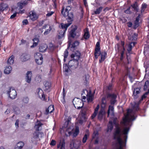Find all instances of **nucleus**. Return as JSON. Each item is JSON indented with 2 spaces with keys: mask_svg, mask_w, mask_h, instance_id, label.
Returning <instances> with one entry per match:
<instances>
[{
  "mask_svg": "<svg viewBox=\"0 0 149 149\" xmlns=\"http://www.w3.org/2000/svg\"><path fill=\"white\" fill-rule=\"evenodd\" d=\"M29 17L33 21L36 20L38 18L36 13L33 12H32V13L30 15Z\"/></svg>",
  "mask_w": 149,
  "mask_h": 149,
  "instance_id": "28",
  "label": "nucleus"
},
{
  "mask_svg": "<svg viewBox=\"0 0 149 149\" xmlns=\"http://www.w3.org/2000/svg\"><path fill=\"white\" fill-rule=\"evenodd\" d=\"M106 98L105 97H103L102 98L101 100L102 103V104L105 105L106 104Z\"/></svg>",
  "mask_w": 149,
  "mask_h": 149,
  "instance_id": "52",
  "label": "nucleus"
},
{
  "mask_svg": "<svg viewBox=\"0 0 149 149\" xmlns=\"http://www.w3.org/2000/svg\"><path fill=\"white\" fill-rule=\"evenodd\" d=\"M88 90H84L82 91L81 94V95L83 97V99L85 100L86 98V97H87L88 95Z\"/></svg>",
  "mask_w": 149,
  "mask_h": 149,
  "instance_id": "29",
  "label": "nucleus"
},
{
  "mask_svg": "<svg viewBox=\"0 0 149 149\" xmlns=\"http://www.w3.org/2000/svg\"><path fill=\"white\" fill-rule=\"evenodd\" d=\"M44 84L45 88L44 90L45 91H47L50 89L51 86L50 82L46 81L44 82Z\"/></svg>",
  "mask_w": 149,
  "mask_h": 149,
  "instance_id": "20",
  "label": "nucleus"
},
{
  "mask_svg": "<svg viewBox=\"0 0 149 149\" xmlns=\"http://www.w3.org/2000/svg\"><path fill=\"white\" fill-rule=\"evenodd\" d=\"M117 96L116 94L114 93L111 94L110 93H107V98H110V103L111 105H114L116 102V99Z\"/></svg>",
  "mask_w": 149,
  "mask_h": 149,
  "instance_id": "5",
  "label": "nucleus"
},
{
  "mask_svg": "<svg viewBox=\"0 0 149 149\" xmlns=\"http://www.w3.org/2000/svg\"><path fill=\"white\" fill-rule=\"evenodd\" d=\"M129 129L128 128H125L122 131L123 134L125 135L124 136V138L125 139L127 138V136L126 135L127 134L128 131L129 130Z\"/></svg>",
  "mask_w": 149,
  "mask_h": 149,
  "instance_id": "39",
  "label": "nucleus"
},
{
  "mask_svg": "<svg viewBox=\"0 0 149 149\" xmlns=\"http://www.w3.org/2000/svg\"><path fill=\"white\" fill-rule=\"evenodd\" d=\"M38 42H33V45L31 46V47L32 48L35 47H36L38 45Z\"/></svg>",
  "mask_w": 149,
  "mask_h": 149,
  "instance_id": "59",
  "label": "nucleus"
},
{
  "mask_svg": "<svg viewBox=\"0 0 149 149\" xmlns=\"http://www.w3.org/2000/svg\"><path fill=\"white\" fill-rule=\"evenodd\" d=\"M113 139L117 140L119 145V148L117 149H123V142L121 138V131L119 128H117L113 133Z\"/></svg>",
  "mask_w": 149,
  "mask_h": 149,
  "instance_id": "3",
  "label": "nucleus"
},
{
  "mask_svg": "<svg viewBox=\"0 0 149 149\" xmlns=\"http://www.w3.org/2000/svg\"><path fill=\"white\" fill-rule=\"evenodd\" d=\"M137 34L136 33H134L131 37V40L133 41H135L137 39Z\"/></svg>",
  "mask_w": 149,
  "mask_h": 149,
  "instance_id": "45",
  "label": "nucleus"
},
{
  "mask_svg": "<svg viewBox=\"0 0 149 149\" xmlns=\"http://www.w3.org/2000/svg\"><path fill=\"white\" fill-rule=\"evenodd\" d=\"M81 53L78 51H76L72 54L70 56L72 59L79 61L81 58Z\"/></svg>",
  "mask_w": 149,
  "mask_h": 149,
  "instance_id": "9",
  "label": "nucleus"
},
{
  "mask_svg": "<svg viewBox=\"0 0 149 149\" xmlns=\"http://www.w3.org/2000/svg\"><path fill=\"white\" fill-rule=\"evenodd\" d=\"M12 69V68L10 66H7L4 70V72L5 73L8 74L10 73Z\"/></svg>",
  "mask_w": 149,
  "mask_h": 149,
  "instance_id": "32",
  "label": "nucleus"
},
{
  "mask_svg": "<svg viewBox=\"0 0 149 149\" xmlns=\"http://www.w3.org/2000/svg\"><path fill=\"white\" fill-rule=\"evenodd\" d=\"M47 47V46L46 44H44L42 45L39 47V51L42 52H44L46 51Z\"/></svg>",
  "mask_w": 149,
  "mask_h": 149,
  "instance_id": "27",
  "label": "nucleus"
},
{
  "mask_svg": "<svg viewBox=\"0 0 149 149\" xmlns=\"http://www.w3.org/2000/svg\"><path fill=\"white\" fill-rule=\"evenodd\" d=\"M113 128V125L112 122L111 121H109V124L107 126V131L109 130L111 131Z\"/></svg>",
  "mask_w": 149,
  "mask_h": 149,
  "instance_id": "36",
  "label": "nucleus"
},
{
  "mask_svg": "<svg viewBox=\"0 0 149 149\" xmlns=\"http://www.w3.org/2000/svg\"><path fill=\"white\" fill-rule=\"evenodd\" d=\"M73 102L74 107L77 109H79L83 107V102L81 100H79L77 99L74 100Z\"/></svg>",
  "mask_w": 149,
  "mask_h": 149,
  "instance_id": "6",
  "label": "nucleus"
},
{
  "mask_svg": "<svg viewBox=\"0 0 149 149\" xmlns=\"http://www.w3.org/2000/svg\"><path fill=\"white\" fill-rule=\"evenodd\" d=\"M72 29L69 33L70 36L71 37L74 38L76 36V31L78 27L77 25L72 26Z\"/></svg>",
  "mask_w": 149,
  "mask_h": 149,
  "instance_id": "13",
  "label": "nucleus"
},
{
  "mask_svg": "<svg viewBox=\"0 0 149 149\" xmlns=\"http://www.w3.org/2000/svg\"><path fill=\"white\" fill-rule=\"evenodd\" d=\"M87 100L88 102H91L93 100V97L92 96L89 95L87 97Z\"/></svg>",
  "mask_w": 149,
  "mask_h": 149,
  "instance_id": "44",
  "label": "nucleus"
},
{
  "mask_svg": "<svg viewBox=\"0 0 149 149\" xmlns=\"http://www.w3.org/2000/svg\"><path fill=\"white\" fill-rule=\"evenodd\" d=\"M128 48L127 49L128 53H127V59L128 63H130V42H129L128 45Z\"/></svg>",
  "mask_w": 149,
  "mask_h": 149,
  "instance_id": "19",
  "label": "nucleus"
},
{
  "mask_svg": "<svg viewBox=\"0 0 149 149\" xmlns=\"http://www.w3.org/2000/svg\"><path fill=\"white\" fill-rule=\"evenodd\" d=\"M71 10V8L70 6H67L65 8L63 6L62 7L61 13L64 17H66L68 23L66 24H61V29L59 30L58 34L57 36V38L58 39L62 38L64 36L68 28L72 24L73 20V13L70 12Z\"/></svg>",
  "mask_w": 149,
  "mask_h": 149,
  "instance_id": "1",
  "label": "nucleus"
},
{
  "mask_svg": "<svg viewBox=\"0 0 149 149\" xmlns=\"http://www.w3.org/2000/svg\"><path fill=\"white\" fill-rule=\"evenodd\" d=\"M99 105L98 104L97 105L96 107L95 108V111H94V112L96 113H98V109H99Z\"/></svg>",
  "mask_w": 149,
  "mask_h": 149,
  "instance_id": "60",
  "label": "nucleus"
},
{
  "mask_svg": "<svg viewBox=\"0 0 149 149\" xmlns=\"http://www.w3.org/2000/svg\"><path fill=\"white\" fill-rule=\"evenodd\" d=\"M65 139H63L61 142L60 143L57 145V148H58L61 146L60 149H65Z\"/></svg>",
  "mask_w": 149,
  "mask_h": 149,
  "instance_id": "22",
  "label": "nucleus"
},
{
  "mask_svg": "<svg viewBox=\"0 0 149 149\" xmlns=\"http://www.w3.org/2000/svg\"><path fill=\"white\" fill-rule=\"evenodd\" d=\"M136 44V42L135 41L132 42H131V49L132 47H134Z\"/></svg>",
  "mask_w": 149,
  "mask_h": 149,
  "instance_id": "64",
  "label": "nucleus"
},
{
  "mask_svg": "<svg viewBox=\"0 0 149 149\" xmlns=\"http://www.w3.org/2000/svg\"><path fill=\"white\" fill-rule=\"evenodd\" d=\"M147 5L145 3H143L141 6V12L142 13L143 12L147 7Z\"/></svg>",
  "mask_w": 149,
  "mask_h": 149,
  "instance_id": "47",
  "label": "nucleus"
},
{
  "mask_svg": "<svg viewBox=\"0 0 149 149\" xmlns=\"http://www.w3.org/2000/svg\"><path fill=\"white\" fill-rule=\"evenodd\" d=\"M54 12V11H51L50 12H48L46 15V16L47 17H49L52 16V15H53Z\"/></svg>",
  "mask_w": 149,
  "mask_h": 149,
  "instance_id": "55",
  "label": "nucleus"
},
{
  "mask_svg": "<svg viewBox=\"0 0 149 149\" xmlns=\"http://www.w3.org/2000/svg\"><path fill=\"white\" fill-rule=\"evenodd\" d=\"M20 58L22 61H25L30 59V55L28 54L24 53L21 56Z\"/></svg>",
  "mask_w": 149,
  "mask_h": 149,
  "instance_id": "15",
  "label": "nucleus"
},
{
  "mask_svg": "<svg viewBox=\"0 0 149 149\" xmlns=\"http://www.w3.org/2000/svg\"><path fill=\"white\" fill-rule=\"evenodd\" d=\"M29 99L27 97H23L22 99V101L24 103L27 104L29 102Z\"/></svg>",
  "mask_w": 149,
  "mask_h": 149,
  "instance_id": "42",
  "label": "nucleus"
},
{
  "mask_svg": "<svg viewBox=\"0 0 149 149\" xmlns=\"http://www.w3.org/2000/svg\"><path fill=\"white\" fill-rule=\"evenodd\" d=\"M100 43L97 42L96 44L94 52V56L95 58L97 59L98 57L101 54Z\"/></svg>",
  "mask_w": 149,
  "mask_h": 149,
  "instance_id": "7",
  "label": "nucleus"
},
{
  "mask_svg": "<svg viewBox=\"0 0 149 149\" xmlns=\"http://www.w3.org/2000/svg\"><path fill=\"white\" fill-rule=\"evenodd\" d=\"M68 55V52L67 49H66L64 52V61L65 62L66 59L67 58Z\"/></svg>",
  "mask_w": 149,
  "mask_h": 149,
  "instance_id": "43",
  "label": "nucleus"
},
{
  "mask_svg": "<svg viewBox=\"0 0 149 149\" xmlns=\"http://www.w3.org/2000/svg\"><path fill=\"white\" fill-rule=\"evenodd\" d=\"M33 42H36L38 43L39 41V39L37 38H36L33 39Z\"/></svg>",
  "mask_w": 149,
  "mask_h": 149,
  "instance_id": "62",
  "label": "nucleus"
},
{
  "mask_svg": "<svg viewBox=\"0 0 149 149\" xmlns=\"http://www.w3.org/2000/svg\"><path fill=\"white\" fill-rule=\"evenodd\" d=\"M43 133L42 132H39L38 131H35L33 133V136L31 138V141L33 143H35L36 144L38 140L37 139L39 138V134Z\"/></svg>",
  "mask_w": 149,
  "mask_h": 149,
  "instance_id": "11",
  "label": "nucleus"
},
{
  "mask_svg": "<svg viewBox=\"0 0 149 149\" xmlns=\"http://www.w3.org/2000/svg\"><path fill=\"white\" fill-rule=\"evenodd\" d=\"M81 115L83 116H84L86 115V112L85 111L82 110L81 111Z\"/></svg>",
  "mask_w": 149,
  "mask_h": 149,
  "instance_id": "63",
  "label": "nucleus"
},
{
  "mask_svg": "<svg viewBox=\"0 0 149 149\" xmlns=\"http://www.w3.org/2000/svg\"><path fill=\"white\" fill-rule=\"evenodd\" d=\"M133 8L135 10L137 11L138 10V6L136 2L135 3L133 6H132Z\"/></svg>",
  "mask_w": 149,
  "mask_h": 149,
  "instance_id": "51",
  "label": "nucleus"
},
{
  "mask_svg": "<svg viewBox=\"0 0 149 149\" xmlns=\"http://www.w3.org/2000/svg\"><path fill=\"white\" fill-rule=\"evenodd\" d=\"M102 7H100L97 8L96 10L94 11V13L96 15L99 14L102 11Z\"/></svg>",
  "mask_w": 149,
  "mask_h": 149,
  "instance_id": "37",
  "label": "nucleus"
},
{
  "mask_svg": "<svg viewBox=\"0 0 149 149\" xmlns=\"http://www.w3.org/2000/svg\"><path fill=\"white\" fill-rule=\"evenodd\" d=\"M23 25H26L28 24V20L27 19H24L22 21Z\"/></svg>",
  "mask_w": 149,
  "mask_h": 149,
  "instance_id": "58",
  "label": "nucleus"
},
{
  "mask_svg": "<svg viewBox=\"0 0 149 149\" xmlns=\"http://www.w3.org/2000/svg\"><path fill=\"white\" fill-rule=\"evenodd\" d=\"M28 3V2L27 1H24L22 2H21L19 5L20 8H22L24 6L27 5Z\"/></svg>",
  "mask_w": 149,
  "mask_h": 149,
  "instance_id": "40",
  "label": "nucleus"
},
{
  "mask_svg": "<svg viewBox=\"0 0 149 149\" xmlns=\"http://www.w3.org/2000/svg\"><path fill=\"white\" fill-rule=\"evenodd\" d=\"M107 89L108 91H111L112 89V84H110L108 86H107Z\"/></svg>",
  "mask_w": 149,
  "mask_h": 149,
  "instance_id": "50",
  "label": "nucleus"
},
{
  "mask_svg": "<svg viewBox=\"0 0 149 149\" xmlns=\"http://www.w3.org/2000/svg\"><path fill=\"white\" fill-rule=\"evenodd\" d=\"M34 57L36 61H39L40 59H43L42 55L40 53H37L34 55Z\"/></svg>",
  "mask_w": 149,
  "mask_h": 149,
  "instance_id": "23",
  "label": "nucleus"
},
{
  "mask_svg": "<svg viewBox=\"0 0 149 149\" xmlns=\"http://www.w3.org/2000/svg\"><path fill=\"white\" fill-rule=\"evenodd\" d=\"M71 118H72V117L71 116H69L68 117V118L67 119V120L66 121V122L65 123H67V126H66V127H67V126L68 125L69 123L70 122Z\"/></svg>",
  "mask_w": 149,
  "mask_h": 149,
  "instance_id": "54",
  "label": "nucleus"
},
{
  "mask_svg": "<svg viewBox=\"0 0 149 149\" xmlns=\"http://www.w3.org/2000/svg\"><path fill=\"white\" fill-rule=\"evenodd\" d=\"M24 143L22 141L18 142L15 146L14 149H21L24 146Z\"/></svg>",
  "mask_w": 149,
  "mask_h": 149,
  "instance_id": "26",
  "label": "nucleus"
},
{
  "mask_svg": "<svg viewBox=\"0 0 149 149\" xmlns=\"http://www.w3.org/2000/svg\"><path fill=\"white\" fill-rule=\"evenodd\" d=\"M90 36V35L89 31L88 29H87L86 31L85 32L83 37L85 39L87 40L89 38Z\"/></svg>",
  "mask_w": 149,
  "mask_h": 149,
  "instance_id": "33",
  "label": "nucleus"
},
{
  "mask_svg": "<svg viewBox=\"0 0 149 149\" xmlns=\"http://www.w3.org/2000/svg\"><path fill=\"white\" fill-rule=\"evenodd\" d=\"M9 97L12 99H14L17 96V93L15 89L10 88L9 91L7 93Z\"/></svg>",
  "mask_w": 149,
  "mask_h": 149,
  "instance_id": "10",
  "label": "nucleus"
},
{
  "mask_svg": "<svg viewBox=\"0 0 149 149\" xmlns=\"http://www.w3.org/2000/svg\"><path fill=\"white\" fill-rule=\"evenodd\" d=\"M140 92V88H135L134 91L133 95L134 96V98H136L137 96L136 95L139 94Z\"/></svg>",
  "mask_w": 149,
  "mask_h": 149,
  "instance_id": "30",
  "label": "nucleus"
},
{
  "mask_svg": "<svg viewBox=\"0 0 149 149\" xmlns=\"http://www.w3.org/2000/svg\"><path fill=\"white\" fill-rule=\"evenodd\" d=\"M19 120L18 119H17L16 120L15 123V125L17 128L19 127Z\"/></svg>",
  "mask_w": 149,
  "mask_h": 149,
  "instance_id": "61",
  "label": "nucleus"
},
{
  "mask_svg": "<svg viewBox=\"0 0 149 149\" xmlns=\"http://www.w3.org/2000/svg\"><path fill=\"white\" fill-rule=\"evenodd\" d=\"M43 59H40L39 60V61H36L38 65H41L43 61Z\"/></svg>",
  "mask_w": 149,
  "mask_h": 149,
  "instance_id": "57",
  "label": "nucleus"
},
{
  "mask_svg": "<svg viewBox=\"0 0 149 149\" xmlns=\"http://www.w3.org/2000/svg\"><path fill=\"white\" fill-rule=\"evenodd\" d=\"M130 108H129L127 110V112L126 114H124V117L123 118V123L125 124L126 123L130 122Z\"/></svg>",
  "mask_w": 149,
  "mask_h": 149,
  "instance_id": "8",
  "label": "nucleus"
},
{
  "mask_svg": "<svg viewBox=\"0 0 149 149\" xmlns=\"http://www.w3.org/2000/svg\"><path fill=\"white\" fill-rule=\"evenodd\" d=\"M15 56L12 55L8 59L7 61V63L8 64L11 65L14 62V59Z\"/></svg>",
  "mask_w": 149,
  "mask_h": 149,
  "instance_id": "31",
  "label": "nucleus"
},
{
  "mask_svg": "<svg viewBox=\"0 0 149 149\" xmlns=\"http://www.w3.org/2000/svg\"><path fill=\"white\" fill-rule=\"evenodd\" d=\"M56 141L55 140L53 139L52 140V141L50 143V145L51 146H54L56 145Z\"/></svg>",
  "mask_w": 149,
  "mask_h": 149,
  "instance_id": "56",
  "label": "nucleus"
},
{
  "mask_svg": "<svg viewBox=\"0 0 149 149\" xmlns=\"http://www.w3.org/2000/svg\"><path fill=\"white\" fill-rule=\"evenodd\" d=\"M37 122H38V123L35 125L34 127L36 131L39 132L41 130V127L43 125V124L38 121Z\"/></svg>",
  "mask_w": 149,
  "mask_h": 149,
  "instance_id": "16",
  "label": "nucleus"
},
{
  "mask_svg": "<svg viewBox=\"0 0 149 149\" xmlns=\"http://www.w3.org/2000/svg\"><path fill=\"white\" fill-rule=\"evenodd\" d=\"M13 109L15 113L17 114L20 113V110L18 107H15L13 108Z\"/></svg>",
  "mask_w": 149,
  "mask_h": 149,
  "instance_id": "49",
  "label": "nucleus"
},
{
  "mask_svg": "<svg viewBox=\"0 0 149 149\" xmlns=\"http://www.w3.org/2000/svg\"><path fill=\"white\" fill-rule=\"evenodd\" d=\"M8 8V5L4 3H1L0 4V10L3 11L6 10Z\"/></svg>",
  "mask_w": 149,
  "mask_h": 149,
  "instance_id": "24",
  "label": "nucleus"
},
{
  "mask_svg": "<svg viewBox=\"0 0 149 149\" xmlns=\"http://www.w3.org/2000/svg\"><path fill=\"white\" fill-rule=\"evenodd\" d=\"M148 93V92L145 93L142 96L141 99L139 101V102L135 103V105L132 107V109H131V121L135 119L136 117V112L139 109V104L143 99L146 97V95Z\"/></svg>",
  "mask_w": 149,
  "mask_h": 149,
  "instance_id": "2",
  "label": "nucleus"
},
{
  "mask_svg": "<svg viewBox=\"0 0 149 149\" xmlns=\"http://www.w3.org/2000/svg\"><path fill=\"white\" fill-rule=\"evenodd\" d=\"M130 6H129V7L128 8H127L126 10L124 11V13L127 14H130Z\"/></svg>",
  "mask_w": 149,
  "mask_h": 149,
  "instance_id": "53",
  "label": "nucleus"
},
{
  "mask_svg": "<svg viewBox=\"0 0 149 149\" xmlns=\"http://www.w3.org/2000/svg\"><path fill=\"white\" fill-rule=\"evenodd\" d=\"M100 55L101 58L99 60L100 63L102 62L106 58L107 55V52L104 51V52H102Z\"/></svg>",
  "mask_w": 149,
  "mask_h": 149,
  "instance_id": "18",
  "label": "nucleus"
},
{
  "mask_svg": "<svg viewBox=\"0 0 149 149\" xmlns=\"http://www.w3.org/2000/svg\"><path fill=\"white\" fill-rule=\"evenodd\" d=\"M105 112L104 109H101L99 111L98 115V119L101 120H102L105 114Z\"/></svg>",
  "mask_w": 149,
  "mask_h": 149,
  "instance_id": "17",
  "label": "nucleus"
},
{
  "mask_svg": "<svg viewBox=\"0 0 149 149\" xmlns=\"http://www.w3.org/2000/svg\"><path fill=\"white\" fill-rule=\"evenodd\" d=\"M52 30V28L51 26H49V29L46 30L44 33V35H46L49 34Z\"/></svg>",
  "mask_w": 149,
  "mask_h": 149,
  "instance_id": "46",
  "label": "nucleus"
},
{
  "mask_svg": "<svg viewBox=\"0 0 149 149\" xmlns=\"http://www.w3.org/2000/svg\"><path fill=\"white\" fill-rule=\"evenodd\" d=\"M114 108L113 106H111V105H109V106L107 111V114L108 116H109V115L110 111L113 112L114 111Z\"/></svg>",
  "mask_w": 149,
  "mask_h": 149,
  "instance_id": "38",
  "label": "nucleus"
},
{
  "mask_svg": "<svg viewBox=\"0 0 149 149\" xmlns=\"http://www.w3.org/2000/svg\"><path fill=\"white\" fill-rule=\"evenodd\" d=\"M140 15H139L138 16L136 17L134 23L132 27L134 29H136L140 25L141 22L140 21Z\"/></svg>",
  "mask_w": 149,
  "mask_h": 149,
  "instance_id": "12",
  "label": "nucleus"
},
{
  "mask_svg": "<svg viewBox=\"0 0 149 149\" xmlns=\"http://www.w3.org/2000/svg\"><path fill=\"white\" fill-rule=\"evenodd\" d=\"M32 76L31 72V71H28L25 78L26 81V82L29 83L31 82Z\"/></svg>",
  "mask_w": 149,
  "mask_h": 149,
  "instance_id": "14",
  "label": "nucleus"
},
{
  "mask_svg": "<svg viewBox=\"0 0 149 149\" xmlns=\"http://www.w3.org/2000/svg\"><path fill=\"white\" fill-rule=\"evenodd\" d=\"M68 64L69 68L74 69L77 68L79 65V61L72 59L69 61Z\"/></svg>",
  "mask_w": 149,
  "mask_h": 149,
  "instance_id": "4",
  "label": "nucleus"
},
{
  "mask_svg": "<svg viewBox=\"0 0 149 149\" xmlns=\"http://www.w3.org/2000/svg\"><path fill=\"white\" fill-rule=\"evenodd\" d=\"M88 139V135L87 134H85L83 137L82 139V142L83 143H85Z\"/></svg>",
  "mask_w": 149,
  "mask_h": 149,
  "instance_id": "48",
  "label": "nucleus"
},
{
  "mask_svg": "<svg viewBox=\"0 0 149 149\" xmlns=\"http://www.w3.org/2000/svg\"><path fill=\"white\" fill-rule=\"evenodd\" d=\"M54 110L53 105H50L48 108L46 109L45 113L46 115H48L49 113H52Z\"/></svg>",
  "mask_w": 149,
  "mask_h": 149,
  "instance_id": "25",
  "label": "nucleus"
},
{
  "mask_svg": "<svg viewBox=\"0 0 149 149\" xmlns=\"http://www.w3.org/2000/svg\"><path fill=\"white\" fill-rule=\"evenodd\" d=\"M79 129L78 126H76L74 132L73 133V136L74 137H76L79 133Z\"/></svg>",
  "mask_w": 149,
  "mask_h": 149,
  "instance_id": "35",
  "label": "nucleus"
},
{
  "mask_svg": "<svg viewBox=\"0 0 149 149\" xmlns=\"http://www.w3.org/2000/svg\"><path fill=\"white\" fill-rule=\"evenodd\" d=\"M62 96H63V99L61 100L62 102L64 104L65 103V90L64 88H63V91L62 92Z\"/></svg>",
  "mask_w": 149,
  "mask_h": 149,
  "instance_id": "41",
  "label": "nucleus"
},
{
  "mask_svg": "<svg viewBox=\"0 0 149 149\" xmlns=\"http://www.w3.org/2000/svg\"><path fill=\"white\" fill-rule=\"evenodd\" d=\"M38 95L39 96V97L40 98H41V97H40L41 95H40V91H41V96H42V97L41 98V99L42 100H43L44 101H46L47 100V99L45 98V96L43 92V91H42V90L40 88H38Z\"/></svg>",
  "mask_w": 149,
  "mask_h": 149,
  "instance_id": "21",
  "label": "nucleus"
},
{
  "mask_svg": "<svg viewBox=\"0 0 149 149\" xmlns=\"http://www.w3.org/2000/svg\"><path fill=\"white\" fill-rule=\"evenodd\" d=\"M56 48L55 46L52 43H51L49 44L48 49L50 51L52 52Z\"/></svg>",
  "mask_w": 149,
  "mask_h": 149,
  "instance_id": "34",
  "label": "nucleus"
}]
</instances>
